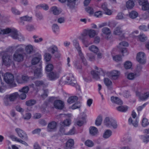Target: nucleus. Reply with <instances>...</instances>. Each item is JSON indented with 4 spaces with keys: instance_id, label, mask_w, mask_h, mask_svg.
Returning a JSON list of instances; mask_svg holds the SVG:
<instances>
[{
    "instance_id": "nucleus-1",
    "label": "nucleus",
    "mask_w": 149,
    "mask_h": 149,
    "mask_svg": "<svg viewBox=\"0 0 149 149\" xmlns=\"http://www.w3.org/2000/svg\"><path fill=\"white\" fill-rule=\"evenodd\" d=\"M10 33L11 37L14 39H18L20 41H23L24 38L22 34L18 33L15 29L8 28L6 29H0V34H7Z\"/></svg>"
},
{
    "instance_id": "nucleus-2",
    "label": "nucleus",
    "mask_w": 149,
    "mask_h": 149,
    "mask_svg": "<svg viewBox=\"0 0 149 149\" xmlns=\"http://www.w3.org/2000/svg\"><path fill=\"white\" fill-rule=\"evenodd\" d=\"M3 79L5 82L11 86L14 87L16 86L14 81V77L12 74L7 72L3 76Z\"/></svg>"
},
{
    "instance_id": "nucleus-3",
    "label": "nucleus",
    "mask_w": 149,
    "mask_h": 149,
    "mask_svg": "<svg viewBox=\"0 0 149 149\" xmlns=\"http://www.w3.org/2000/svg\"><path fill=\"white\" fill-rule=\"evenodd\" d=\"M66 79L71 85L75 87L77 89H80L79 86L77 84L76 81L72 74L69 73L67 74Z\"/></svg>"
},
{
    "instance_id": "nucleus-4",
    "label": "nucleus",
    "mask_w": 149,
    "mask_h": 149,
    "mask_svg": "<svg viewBox=\"0 0 149 149\" xmlns=\"http://www.w3.org/2000/svg\"><path fill=\"white\" fill-rule=\"evenodd\" d=\"M79 39L86 47L90 44L89 42L90 38L84 31L79 37Z\"/></svg>"
},
{
    "instance_id": "nucleus-5",
    "label": "nucleus",
    "mask_w": 149,
    "mask_h": 149,
    "mask_svg": "<svg viewBox=\"0 0 149 149\" xmlns=\"http://www.w3.org/2000/svg\"><path fill=\"white\" fill-rule=\"evenodd\" d=\"M106 72L103 70L101 68H99V71H96L95 70H92L91 72V74L93 78L96 79L98 80L100 78L99 75H104Z\"/></svg>"
},
{
    "instance_id": "nucleus-6",
    "label": "nucleus",
    "mask_w": 149,
    "mask_h": 149,
    "mask_svg": "<svg viewBox=\"0 0 149 149\" xmlns=\"http://www.w3.org/2000/svg\"><path fill=\"white\" fill-rule=\"evenodd\" d=\"M132 116L133 119L131 117L129 118L128 120V123L130 125L132 124L135 127H137L138 126V121L137 118H136V113L133 111L132 114Z\"/></svg>"
},
{
    "instance_id": "nucleus-7",
    "label": "nucleus",
    "mask_w": 149,
    "mask_h": 149,
    "mask_svg": "<svg viewBox=\"0 0 149 149\" xmlns=\"http://www.w3.org/2000/svg\"><path fill=\"white\" fill-rule=\"evenodd\" d=\"M29 90V88L27 86L24 87L21 89H19V91L22 93L20 95H19V98L22 100L25 99L26 97V94L28 93Z\"/></svg>"
},
{
    "instance_id": "nucleus-8",
    "label": "nucleus",
    "mask_w": 149,
    "mask_h": 149,
    "mask_svg": "<svg viewBox=\"0 0 149 149\" xmlns=\"http://www.w3.org/2000/svg\"><path fill=\"white\" fill-rule=\"evenodd\" d=\"M12 57L6 53H5L2 57L3 64L6 66H9L11 63Z\"/></svg>"
},
{
    "instance_id": "nucleus-9",
    "label": "nucleus",
    "mask_w": 149,
    "mask_h": 149,
    "mask_svg": "<svg viewBox=\"0 0 149 149\" xmlns=\"http://www.w3.org/2000/svg\"><path fill=\"white\" fill-rule=\"evenodd\" d=\"M15 131L19 137L24 139V140H28V138L26 134L22 130L19 128H17L15 129Z\"/></svg>"
},
{
    "instance_id": "nucleus-10",
    "label": "nucleus",
    "mask_w": 149,
    "mask_h": 149,
    "mask_svg": "<svg viewBox=\"0 0 149 149\" xmlns=\"http://www.w3.org/2000/svg\"><path fill=\"white\" fill-rule=\"evenodd\" d=\"M136 96L139 97L140 100L142 101L146 100L149 97V92L142 94L140 92L136 91Z\"/></svg>"
},
{
    "instance_id": "nucleus-11",
    "label": "nucleus",
    "mask_w": 149,
    "mask_h": 149,
    "mask_svg": "<svg viewBox=\"0 0 149 149\" xmlns=\"http://www.w3.org/2000/svg\"><path fill=\"white\" fill-rule=\"evenodd\" d=\"M136 60L139 63L144 64L146 62L145 54L142 52L138 53L137 55Z\"/></svg>"
},
{
    "instance_id": "nucleus-12",
    "label": "nucleus",
    "mask_w": 149,
    "mask_h": 149,
    "mask_svg": "<svg viewBox=\"0 0 149 149\" xmlns=\"http://www.w3.org/2000/svg\"><path fill=\"white\" fill-rule=\"evenodd\" d=\"M54 106L55 108L56 109H62L64 107V103L61 100H56L54 102Z\"/></svg>"
},
{
    "instance_id": "nucleus-13",
    "label": "nucleus",
    "mask_w": 149,
    "mask_h": 149,
    "mask_svg": "<svg viewBox=\"0 0 149 149\" xmlns=\"http://www.w3.org/2000/svg\"><path fill=\"white\" fill-rule=\"evenodd\" d=\"M140 5L142 6V9L144 10H146L149 9V3L147 0H140L139 1Z\"/></svg>"
},
{
    "instance_id": "nucleus-14",
    "label": "nucleus",
    "mask_w": 149,
    "mask_h": 149,
    "mask_svg": "<svg viewBox=\"0 0 149 149\" xmlns=\"http://www.w3.org/2000/svg\"><path fill=\"white\" fill-rule=\"evenodd\" d=\"M24 54L15 52L13 55V59L14 60L18 62L22 61L24 58Z\"/></svg>"
},
{
    "instance_id": "nucleus-15",
    "label": "nucleus",
    "mask_w": 149,
    "mask_h": 149,
    "mask_svg": "<svg viewBox=\"0 0 149 149\" xmlns=\"http://www.w3.org/2000/svg\"><path fill=\"white\" fill-rule=\"evenodd\" d=\"M56 123L55 121H52L49 123L47 127V131L48 132H52L56 128Z\"/></svg>"
},
{
    "instance_id": "nucleus-16",
    "label": "nucleus",
    "mask_w": 149,
    "mask_h": 149,
    "mask_svg": "<svg viewBox=\"0 0 149 149\" xmlns=\"http://www.w3.org/2000/svg\"><path fill=\"white\" fill-rule=\"evenodd\" d=\"M124 31L120 26L117 27L114 29L113 32L114 34L118 36H121L123 37V36Z\"/></svg>"
},
{
    "instance_id": "nucleus-17",
    "label": "nucleus",
    "mask_w": 149,
    "mask_h": 149,
    "mask_svg": "<svg viewBox=\"0 0 149 149\" xmlns=\"http://www.w3.org/2000/svg\"><path fill=\"white\" fill-rule=\"evenodd\" d=\"M25 45L22 44H19L14 46V49H17L15 52L19 53H23Z\"/></svg>"
},
{
    "instance_id": "nucleus-18",
    "label": "nucleus",
    "mask_w": 149,
    "mask_h": 149,
    "mask_svg": "<svg viewBox=\"0 0 149 149\" xmlns=\"http://www.w3.org/2000/svg\"><path fill=\"white\" fill-rule=\"evenodd\" d=\"M10 101L13 102L19 97V94L17 92H15L10 94L7 95Z\"/></svg>"
},
{
    "instance_id": "nucleus-19",
    "label": "nucleus",
    "mask_w": 149,
    "mask_h": 149,
    "mask_svg": "<svg viewBox=\"0 0 149 149\" xmlns=\"http://www.w3.org/2000/svg\"><path fill=\"white\" fill-rule=\"evenodd\" d=\"M39 67L40 68H37L34 72V76L38 78H40L42 76L41 64L40 63L39 64Z\"/></svg>"
},
{
    "instance_id": "nucleus-20",
    "label": "nucleus",
    "mask_w": 149,
    "mask_h": 149,
    "mask_svg": "<svg viewBox=\"0 0 149 149\" xmlns=\"http://www.w3.org/2000/svg\"><path fill=\"white\" fill-rule=\"evenodd\" d=\"M10 138L13 141L19 142L26 146H28V144L26 142L19 139L14 135H11L10 136Z\"/></svg>"
},
{
    "instance_id": "nucleus-21",
    "label": "nucleus",
    "mask_w": 149,
    "mask_h": 149,
    "mask_svg": "<svg viewBox=\"0 0 149 149\" xmlns=\"http://www.w3.org/2000/svg\"><path fill=\"white\" fill-rule=\"evenodd\" d=\"M47 51L52 54H54L57 52V47L54 45H52L47 48Z\"/></svg>"
},
{
    "instance_id": "nucleus-22",
    "label": "nucleus",
    "mask_w": 149,
    "mask_h": 149,
    "mask_svg": "<svg viewBox=\"0 0 149 149\" xmlns=\"http://www.w3.org/2000/svg\"><path fill=\"white\" fill-rule=\"evenodd\" d=\"M48 77L51 80H54L59 77L58 74L55 72H50L48 74Z\"/></svg>"
},
{
    "instance_id": "nucleus-23",
    "label": "nucleus",
    "mask_w": 149,
    "mask_h": 149,
    "mask_svg": "<svg viewBox=\"0 0 149 149\" xmlns=\"http://www.w3.org/2000/svg\"><path fill=\"white\" fill-rule=\"evenodd\" d=\"M111 100L113 103L120 105L123 104L122 101L117 97L112 96L111 97Z\"/></svg>"
},
{
    "instance_id": "nucleus-24",
    "label": "nucleus",
    "mask_w": 149,
    "mask_h": 149,
    "mask_svg": "<svg viewBox=\"0 0 149 149\" xmlns=\"http://www.w3.org/2000/svg\"><path fill=\"white\" fill-rule=\"evenodd\" d=\"M84 31L90 38L94 37L97 34L95 31L93 29L86 30Z\"/></svg>"
},
{
    "instance_id": "nucleus-25",
    "label": "nucleus",
    "mask_w": 149,
    "mask_h": 149,
    "mask_svg": "<svg viewBox=\"0 0 149 149\" xmlns=\"http://www.w3.org/2000/svg\"><path fill=\"white\" fill-rule=\"evenodd\" d=\"M102 8L104 11L105 14L109 15L111 14L112 12L110 10L107 8L106 3H104L102 5Z\"/></svg>"
},
{
    "instance_id": "nucleus-26",
    "label": "nucleus",
    "mask_w": 149,
    "mask_h": 149,
    "mask_svg": "<svg viewBox=\"0 0 149 149\" xmlns=\"http://www.w3.org/2000/svg\"><path fill=\"white\" fill-rule=\"evenodd\" d=\"M102 32L103 34L107 36H106L105 38L107 39H108V36L111 33V31L110 29L108 27H104L102 29Z\"/></svg>"
},
{
    "instance_id": "nucleus-27",
    "label": "nucleus",
    "mask_w": 149,
    "mask_h": 149,
    "mask_svg": "<svg viewBox=\"0 0 149 149\" xmlns=\"http://www.w3.org/2000/svg\"><path fill=\"white\" fill-rule=\"evenodd\" d=\"M89 132L90 134L92 136L96 135L98 133L97 129L95 127H91L89 128Z\"/></svg>"
},
{
    "instance_id": "nucleus-28",
    "label": "nucleus",
    "mask_w": 149,
    "mask_h": 149,
    "mask_svg": "<svg viewBox=\"0 0 149 149\" xmlns=\"http://www.w3.org/2000/svg\"><path fill=\"white\" fill-rule=\"evenodd\" d=\"M112 134V131L110 130H106L103 135V137L105 139L108 138L111 136Z\"/></svg>"
},
{
    "instance_id": "nucleus-29",
    "label": "nucleus",
    "mask_w": 149,
    "mask_h": 149,
    "mask_svg": "<svg viewBox=\"0 0 149 149\" xmlns=\"http://www.w3.org/2000/svg\"><path fill=\"white\" fill-rule=\"evenodd\" d=\"M134 5V3L133 1L131 0H128L126 3V7L128 9L132 8Z\"/></svg>"
},
{
    "instance_id": "nucleus-30",
    "label": "nucleus",
    "mask_w": 149,
    "mask_h": 149,
    "mask_svg": "<svg viewBox=\"0 0 149 149\" xmlns=\"http://www.w3.org/2000/svg\"><path fill=\"white\" fill-rule=\"evenodd\" d=\"M113 119L110 118L108 117H107L105 119L104 121V123L105 125L108 127H110V124L112 122Z\"/></svg>"
},
{
    "instance_id": "nucleus-31",
    "label": "nucleus",
    "mask_w": 149,
    "mask_h": 149,
    "mask_svg": "<svg viewBox=\"0 0 149 149\" xmlns=\"http://www.w3.org/2000/svg\"><path fill=\"white\" fill-rule=\"evenodd\" d=\"M34 83L36 86L37 87L42 86L44 87L47 86V84H46L44 81L42 80L36 81H35Z\"/></svg>"
},
{
    "instance_id": "nucleus-32",
    "label": "nucleus",
    "mask_w": 149,
    "mask_h": 149,
    "mask_svg": "<svg viewBox=\"0 0 149 149\" xmlns=\"http://www.w3.org/2000/svg\"><path fill=\"white\" fill-rule=\"evenodd\" d=\"M111 74L112 78L116 79L119 76L120 72L117 70H113L111 72Z\"/></svg>"
},
{
    "instance_id": "nucleus-33",
    "label": "nucleus",
    "mask_w": 149,
    "mask_h": 149,
    "mask_svg": "<svg viewBox=\"0 0 149 149\" xmlns=\"http://www.w3.org/2000/svg\"><path fill=\"white\" fill-rule=\"evenodd\" d=\"M25 50L27 54H30L33 52V46L30 45L25 46Z\"/></svg>"
},
{
    "instance_id": "nucleus-34",
    "label": "nucleus",
    "mask_w": 149,
    "mask_h": 149,
    "mask_svg": "<svg viewBox=\"0 0 149 149\" xmlns=\"http://www.w3.org/2000/svg\"><path fill=\"white\" fill-rule=\"evenodd\" d=\"M41 59V55H39L38 57H35L33 58L32 60V64L33 65L37 64L40 62Z\"/></svg>"
},
{
    "instance_id": "nucleus-35",
    "label": "nucleus",
    "mask_w": 149,
    "mask_h": 149,
    "mask_svg": "<svg viewBox=\"0 0 149 149\" xmlns=\"http://www.w3.org/2000/svg\"><path fill=\"white\" fill-rule=\"evenodd\" d=\"M128 107L126 106H119L116 108V109L119 111L122 112H125L127 111Z\"/></svg>"
},
{
    "instance_id": "nucleus-36",
    "label": "nucleus",
    "mask_w": 149,
    "mask_h": 149,
    "mask_svg": "<svg viewBox=\"0 0 149 149\" xmlns=\"http://www.w3.org/2000/svg\"><path fill=\"white\" fill-rule=\"evenodd\" d=\"M74 144V140L72 139H70L67 141L66 143V147L67 148H71L73 147Z\"/></svg>"
},
{
    "instance_id": "nucleus-37",
    "label": "nucleus",
    "mask_w": 149,
    "mask_h": 149,
    "mask_svg": "<svg viewBox=\"0 0 149 149\" xmlns=\"http://www.w3.org/2000/svg\"><path fill=\"white\" fill-rule=\"evenodd\" d=\"M89 49L93 52L97 54L99 51L98 48L96 46L92 45L89 47Z\"/></svg>"
},
{
    "instance_id": "nucleus-38",
    "label": "nucleus",
    "mask_w": 149,
    "mask_h": 149,
    "mask_svg": "<svg viewBox=\"0 0 149 149\" xmlns=\"http://www.w3.org/2000/svg\"><path fill=\"white\" fill-rule=\"evenodd\" d=\"M102 120V117L101 115H99L95 121V124L97 126H100L101 124Z\"/></svg>"
},
{
    "instance_id": "nucleus-39",
    "label": "nucleus",
    "mask_w": 149,
    "mask_h": 149,
    "mask_svg": "<svg viewBox=\"0 0 149 149\" xmlns=\"http://www.w3.org/2000/svg\"><path fill=\"white\" fill-rule=\"evenodd\" d=\"M20 19L21 21H24L28 22L31 21L32 20V17L26 15L20 17Z\"/></svg>"
},
{
    "instance_id": "nucleus-40",
    "label": "nucleus",
    "mask_w": 149,
    "mask_h": 149,
    "mask_svg": "<svg viewBox=\"0 0 149 149\" xmlns=\"http://www.w3.org/2000/svg\"><path fill=\"white\" fill-rule=\"evenodd\" d=\"M50 10L51 12L54 15H58L60 13L59 10L56 6L52 7Z\"/></svg>"
},
{
    "instance_id": "nucleus-41",
    "label": "nucleus",
    "mask_w": 149,
    "mask_h": 149,
    "mask_svg": "<svg viewBox=\"0 0 149 149\" xmlns=\"http://www.w3.org/2000/svg\"><path fill=\"white\" fill-rule=\"evenodd\" d=\"M140 138L146 143H147L149 141V135H141L140 136Z\"/></svg>"
},
{
    "instance_id": "nucleus-42",
    "label": "nucleus",
    "mask_w": 149,
    "mask_h": 149,
    "mask_svg": "<svg viewBox=\"0 0 149 149\" xmlns=\"http://www.w3.org/2000/svg\"><path fill=\"white\" fill-rule=\"evenodd\" d=\"M77 97L76 96L70 97L68 100V102L70 104H72L77 100Z\"/></svg>"
},
{
    "instance_id": "nucleus-43",
    "label": "nucleus",
    "mask_w": 149,
    "mask_h": 149,
    "mask_svg": "<svg viewBox=\"0 0 149 149\" xmlns=\"http://www.w3.org/2000/svg\"><path fill=\"white\" fill-rule=\"evenodd\" d=\"M73 45L76 49L77 51L81 49V48L80 46L79 43L78 41L76 40H74L73 41Z\"/></svg>"
},
{
    "instance_id": "nucleus-44",
    "label": "nucleus",
    "mask_w": 149,
    "mask_h": 149,
    "mask_svg": "<svg viewBox=\"0 0 149 149\" xmlns=\"http://www.w3.org/2000/svg\"><path fill=\"white\" fill-rule=\"evenodd\" d=\"M138 15V13L134 10L132 11L129 14L130 17L132 19L135 18L137 17Z\"/></svg>"
},
{
    "instance_id": "nucleus-45",
    "label": "nucleus",
    "mask_w": 149,
    "mask_h": 149,
    "mask_svg": "<svg viewBox=\"0 0 149 149\" xmlns=\"http://www.w3.org/2000/svg\"><path fill=\"white\" fill-rule=\"evenodd\" d=\"M36 101L34 100H30L26 102V104L28 106H31L35 104Z\"/></svg>"
},
{
    "instance_id": "nucleus-46",
    "label": "nucleus",
    "mask_w": 149,
    "mask_h": 149,
    "mask_svg": "<svg viewBox=\"0 0 149 149\" xmlns=\"http://www.w3.org/2000/svg\"><path fill=\"white\" fill-rule=\"evenodd\" d=\"M37 7L39 8H42L45 10H47L49 8L48 6L45 4H42L38 5L37 6Z\"/></svg>"
},
{
    "instance_id": "nucleus-47",
    "label": "nucleus",
    "mask_w": 149,
    "mask_h": 149,
    "mask_svg": "<svg viewBox=\"0 0 149 149\" xmlns=\"http://www.w3.org/2000/svg\"><path fill=\"white\" fill-rule=\"evenodd\" d=\"M45 59L46 61L48 62L50 61L52 58L51 54L49 53H46L44 55Z\"/></svg>"
},
{
    "instance_id": "nucleus-48",
    "label": "nucleus",
    "mask_w": 149,
    "mask_h": 149,
    "mask_svg": "<svg viewBox=\"0 0 149 149\" xmlns=\"http://www.w3.org/2000/svg\"><path fill=\"white\" fill-rule=\"evenodd\" d=\"M137 74L136 73H130L127 75V78L130 80H132L137 77Z\"/></svg>"
},
{
    "instance_id": "nucleus-49",
    "label": "nucleus",
    "mask_w": 149,
    "mask_h": 149,
    "mask_svg": "<svg viewBox=\"0 0 149 149\" xmlns=\"http://www.w3.org/2000/svg\"><path fill=\"white\" fill-rule=\"evenodd\" d=\"M3 100L4 104L6 106H8L10 104V101L9 100L8 97L6 95L4 97L3 99Z\"/></svg>"
},
{
    "instance_id": "nucleus-50",
    "label": "nucleus",
    "mask_w": 149,
    "mask_h": 149,
    "mask_svg": "<svg viewBox=\"0 0 149 149\" xmlns=\"http://www.w3.org/2000/svg\"><path fill=\"white\" fill-rule=\"evenodd\" d=\"M85 122V118L82 117L81 120H78L77 122V124L79 126H81L84 122Z\"/></svg>"
},
{
    "instance_id": "nucleus-51",
    "label": "nucleus",
    "mask_w": 149,
    "mask_h": 149,
    "mask_svg": "<svg viewBox=\"0 0 149 149\" xmlns=\"http://www.w3.org/2000/svg\"><path fill=\"white\" fill-rule=\"evenodd\" d=\"M52 29L53 32L56 33L58 31L59 28L57 24H54L52 26Z\"/></svg>"
},
{
    "instance_id": "nucleus-52",
    "label": "nucleus",
    "mask_w": 149,
    "mask_h": 149,
    "mask_svg": "<svg viewBox=\"0 0 149 149\" xmlns=\"http://www.w3.org/2000/svg\"><path fill=\"white\" fill-rule=\"evenodd\" d=\"M105 84L107 86H109L112 84L111 81L108 78H105L104 79Z\"/></svg>"
},
{
    "instance_id": "nucleus-53",
    "label": "nucleus",
    "mask_w": 149,
    "mask_h": 149,
    "mask_svg": "<svg viewBox=\"0 0 149 149\" xmlns=\"http://www.w3.org/2000/svg\"><path fill=\"white\" fill-rule=\"evenodd\" d=\"M109 127H112L114 129H116L118 125L116 121L114 119H113Z\"/></svg>"
},
{
    "instance_id": "nucleus-54",
    "label": "nucleus",
    "mask_w": 149,
    "mask_h": 149,
    "mask_svg": "<svg viewBox=\"0 0 149 149\" xmlns=\"http://www.w3.org/2000/svg\"><path fill=\"white\" fill-rule=\"evenodd\" d=\"M139 39L141 42H144L146 41L147 39V37L143 34H141L139 36Z\"/></svg>"
},
{
    "instance_id": "nucleus-55",
    "label": "nucleus",
    "mask_w": 149,
    "mask_h": 149,
    "mask_svg": "<svg viewBox=\"0 0 149 149\" xmlns=\"http://www.w3.org/2000/svg\"><path fill=\"white\" fill-rule=\"evenodd\" d=\"M53 68V65L52 64H48L46 67V70L47 72L51 71Z\"/></svg>"
},
{
    "instance_id": "nucleus-56",
    "label": "nucleus",
    "mask_w": 149,
    "mask_h": 149,
    "mask_svg": "<svg viewBox=\"0 0 149 149\" xmlns=\"http://www.w3.org/2000/svg\"><path fill=\"white\" fill-rule=\"evenodd\" d=\"M149 125V122L148 120L146 118H144L143 120L142 125L143 127H146Z\"/></svg>"
},
{
    "instance_id": "nucleus-57",
    "label": "nucleus",
    "mask_w": 149,
    "mask_h": 149,
    "mask_svg": "<svg viewBox=\"0 0 149 149\" xmlns=\"http://www.w3.org/2000/svg\"><path fill=\"white\" fill-rule=\"evenodd\" d=\"M124 67L126 69H129L132 67L131 63L129 61H127L124 64Z\"/></svg>"
},
{
    "instance_id": "nucleus-58",
    "label": "nucleus",
    "mask_w": 149,
    "mask_h": 149,
    "mask_svg": "<svg viewBox=\"0 0 149 149\" xmlns=\"http://www.w3.org/2000/svg\"><path fill=\"white\" fill-rule=\"evenodd\" d=\"M11 11L15 15H19L21 13L20 12L15 8H11Z\"/></svg>"
},
{
    "instance_id": "nucleus-59",
    "label": "nucleus",
    "mask_w": 149,
    "mask_h": 149,
    "mask_svg": "<svg viewBox=\"0 0 149 149\" xmlns=\"http://www.w3.org/2000/svg\"><path fill=\"white\" fill-rule=\"evenodd\" d=\"M85 144L88 146L91 147L93 146L94 143L91 140H88L86 141Z\"/></svg>"
},
{
    "instance_id": "nucleus-60",
    "label": "nucleus",
    "mask_w": 149,
    "mask_h": 149,
    "mask_svg": "<svg viewBox=\"0 0 149 149\" xmlns=\"http://www.w3.org/2000/svg\"><path fill=\"white\" fill-rule=\"evenodd\" d=\"M86 11L90 15L93 14V8L91 7H88L85 9Z\"/></svg>"
},
{
    "instance_id": "nucleus-61",
    "label": "nucleus",
    "mask_w": 149,
    "mask_h": 149,
    "mask_svg": "<svg viewBox=\"0 0 149 149\" xmlns=\"http://www.w3.org/2000/svg\"><path fill=\"white\" fill-rule=\"evenodd\" d=\"M74 65L77 69H81V68L82 66L78 61H76L74 62Z\"/></svg>"
},
{
    "instance_id": "nucleus-62",
    "label": "nucleus",
    "mask_w": 149,
    "mask_h": 149,
    "mask_svg": "<svg viewBox=\"0 0 149 149\" xmlns=\"http://www.w3.org/2000/svg\"><path fill=\"white\" fill-rule=\"evenodd\" d=\"M113 59L114 60L118 62L120 61L121 60V56L119 55H116L113 57Z\"/></svg>"
},
{
    "instance_id": "nucleus-63",
    "label": "nucleus",
    "mask_w": 149,
    "mask_h": 149,
    "mask_svg": "<svg viewBox=\"0 0 149 149\" xmlns=\"http://www.w3.org/2000/svg\"><path fill=\"white\" fill-rule=\"evenodd\" d=\"M124 14L122 13H118L116 17V19H123Z\"/></svg>"
},
{
    "instance_id": "nucleus-64",
    "label": "nucleus",
    "mask_w": 149,
    "mask_h": 149,
    "mask_svg": "<svg viewBox=\"0 0 149 149\" xmlns=\"http://www.w3.org/2000/svg\"><path fill=\"white\" fill-rule=\"evenodd\" d=\"M26 29L29 31H32L35 30V28L34 26L32 25H27L26 27Z\"/></svg>"
}]
</instances>
